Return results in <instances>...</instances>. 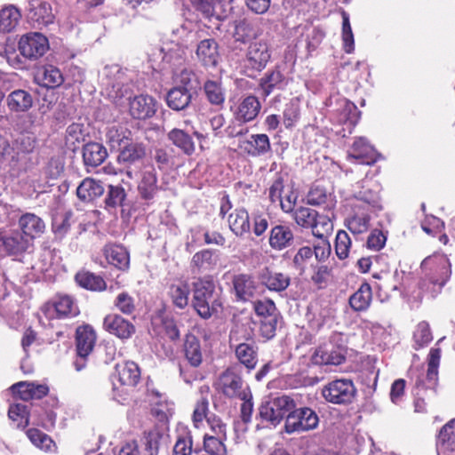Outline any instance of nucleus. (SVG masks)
I'll return each mask as SVG.
<instances>
[{"mask_svg":"<svg viewBox=\"0 0 455 455\" xmlns=\"http://www.w3.org/2000/svg\"><path fill=\"white\" fill-rule=\"evenodd\" d=\"M227 438L220 436L205 435L204 438V446L206 454L225 455L226 447L224 445V441Z\"/></svg>","mask_w":455,"mask_h":455,"instance_id":"6e6d98bb","label":"nucleus"},{"mask_svg":"<svg viewBox=\"0 0 455 455\" xmlns=\"http://www.w3.org/2000/svg\"><path fill=\"white\" fill-rule=\"evenodd\" d=\"M197 60L205 68H215L220 60L219 44L214 38L199 41L196 50Z\"/></svg>","mask_w":455,"mask_h":455,"instance_id":"a211bd4d","label":"nucleus"},{"mask_svg":"<svg viewBox=\"0 0 455 455\" xmlns=\"http://www.w3.org/2000/svg\"><path fill=\"white\" fill-rule=\"evenodd\" d=\"M260 35L261 29L257 21L248 18L235 20L233 37L235 42L247 44Z\"/></svg>","mask_w":455,"mask_h":455,"instance_id":"aec40b11","label":"nucleus"},{"mask_svg":"<svg viewBox=\"0 0 455 455\" xmlns=\"http://www.w3.org/2000/svg\"><path fill=\"white\" fill-rule=\"evenodd\" d=\"M271 59L268 44L264 40L252 42L249 44L243 59V68L249 77H255L267 65Z\"/></svg>","mask_w":455,"mask_h":455,"instance_id":"6e6552de","label":"nucleus"},{"mask_svg":"<svg viewBox=\"0 0 455 455\" xmlns=\"http://www.w3.org/2000/svg\"><path fill=\"white\" fill-rule=\"evenodd\" d=\"M114 306L124 315H132L135 311L134 299L126 291L116 296Z\"/></svg>","mask_w":455,"mask_h":455,"instance_id":"69168bd1","label":"nucleus"},{"mask_svg":"<svg viewBox=\"0 0 455 455\" xmlns=\"http://www.w3.org/2000/svg\"><path fill=\"white\" fill-rule=\"evenodd\" d=\"M295 406V401L289 395H280L264 402L259 406V416L262 420L273 426L278 425Z\"/></svg>","mask_w":455,"mask_h":455,"instance_id":"1a4fd4ad","label":"nucleus"},{"mask_svg":"<svg viewBox=\"0 0 455 455\" xmlns=\"http://www.w3.org/2000/svg\"><path fill=\"white\" fill-rule=\"evenodd\" d=\"M103 328L121 339H130L135 332V326L119 315L109 314L103 320Z\"/></svg>","mask_w":455,"mask_h":455,"instance_id":"2eb2a0df","label":"nucleus"},{"mask_svg":"<svg viewBox=\"0 0 455 455\" xmlns=\"http://www.w3.org/2000/svg\"><path fill=\"white\" fill-rule=\"evenodd\" d=\"M8 416L12 421H19L17 427H25L28 424V411L26 404L16 403L10 406Z\"/></svg>","mask_w":455,"mask_h":455,"instance_id":"052dcab7","label":"nucleus"},{"mask_svg":"<svg viewBox=\"0 0 455 455\" xmlns=\"http://www.w3.org/2000/svg\"><path fill=\"white\" fill-rule=\"evenodd\" d=\"M167 140L187 156H191L196 150L192 135L185 130L180 128L172 129L167 133Z\"/></svg>","mask_w":455,"mask_h":455,"instance_id":"72a5a7b5","label":"nucleus"},{"mask_svg":"<svg viewBox=\"0 0 455 455\" xmlns=\"http://www.w3.org/2000/svg\"><path fill=\"white\" fill-rule=\"evenodd\" d=\"M260 108L258 98L249 95L240 102L235 112V118L243 123L252 121L259 115Z\"/></svg>","mask_w":455,"mask_h":455,"instance_id":"4c0bfd02","label":"nucleus"},{"mask_svg":"<svg viewBox=\"0 0 455 455\" xmlns=\"http://www.w3.org/2000/svg\"><path fill=\"white\" fill-rule=\"evenodd\" d=\"M71 212L58 213L52 219V231L59 237H62L70 228Z\"/></svg>","mask_w":455,"mask_h":455,"instance_id":"680f3d73","label":"nucleus"},{"mask_svg":"<svg viewBox=\"0 0 455 455\" xmlns=\"http://www.w3.org/2000/svg\"><path fill=\"white\" fill-rule=\"evenodd\" d=\"M317 212L307 207H299L295 210L293 217L295 222L304 228H313L315 224Z\"/></svg>","mask_w":455,"mask_h":455,"instance_id":"864d4df0","label":"nucleus"},{"mask_svg":"<svg viewBox=\"0 0 455 455\" xmlns=\"http://www.w3.org/2000/svg\"><path fill=\"white\" fill-rule=\"evenodd\" d=\"M253 309L258 318L255 323L259 324L260 336L268 340L275 336V331L282 318L275 304L271 299L256 300Z\"/></svg>","mask_w":455,"mask_h":455,"instance_id":"7ed1b4c3","label":"nucleus"},{"mask_svg":"<svg viewBox=\"0 0 455 455\" xmlns=\"http://www.w3.org/2000/svg\"><path fill=\"white\" fill-rule=\"evenodd\" d=\"M362 205L353 206V214L346 220V226L354 235L363 234L370 228L369 212L361 210Z\"/></svg>","mask_w":455,"mask_h":455,"instance_id":"473e14b6","label":"nucleus"},{"mask_svg":"<svg viewBox=\"0 0 455 455\" xmlns=\"http://www.w3.org/2000/svg\"><path fill=\"white\" fill-rule=\"evenodd\" d=\"M437 455H455V419L450 420L439 432Z\"/></svg>","mask_w":455,"mask_h":455,"instance_id":"5701e85b","label":"nucleus"},{"mask_svg":"<svg viewBox=\"0 0 455 455\" xmlns=\"http://www.w3.org/2000/svg\"><path fill=\"white\" fill-rule=\"evenodd\" d=\"M235 356L247 369H254L258 362L257 347L253 343H240L235 347Z\"/></svg>","mask_w":455,"mask_h":455,"instance_id":"37998d69","label":"nucleus"},{"mask_svg":"<svg viewBox=\"0 0 455 455\" xmlns=\"http://www.w3.org/2000/svg\"><path fill=\"white\" fill-rule=\"evenodd\" d=\"M140 379V371L137 363L127 362L116 366V373L112 376L113 389L116 388L115 380L117 379L123 386L134 387Z\"/></svg>","mask_w":455,"mask_h":455,"instance_id":"4be33fe9","label":"nucleus"},{"mask_svg":"<svg viewBox=\"0 0 455 455\" xmlns=\"http://www.w3.org/2000/svg\"><path fill=\"white\" fill-rule=\"evenodd\" d=\"M423 277L419 281V289L436 297L451 275V263L445 255H432L425 258L420 264Z\"/></svg>","mask_w":455,"mask_h":455,"instance_id":"f257e3e1","label":"nucleus"},{"mask_svg":"<svg viewBox=\"0 0 455 455\" xmlns=\"http://www.w3.org/2000/svg\"><path fill=\"white\" fill-rule=\"evenodd\" d=\"M33 247V242L20 230H13L7 235H0V253L19 255Z\"/></svg>","mask_w":455,"mask_h":455,"instance_id":"f8f14e48","label":"nucleus"},{"mask_svg":"<svg viewBox=\"0 0 455 455\" xmlns=\"http://www.w3.org/2000/svg\"><path fill=\"white\" fill-rule=\"evenodd\" d=\"M315 224L312 228V234L320 238H325L333 229L331 218L329 215L316 213Z\"/></svg>","mask_w":455,"mask_h":455,"instance_id":"5fc2aeb1","label":"nucleus"},{"mask_svg":"<svg viewBox=\"0 0 455 455\" xmlns=\"http://www.w3.org/2000/svg\"><path fill=\"white\" fill-rule=\"evenodd\" d=\"M162 52L163 60L173 65L180 64L186 54L185 49L178 44L162 48Z\"/></svg>","mask_w":455,"mask_h":455,"instance_id":"0e129e2a","label":"nucleus"},{"mask_svg":"<svg viewBox=\"0 0 455 455\" xmlns=\"http://www.w3.org/2000/svg\"><path fill=\"white\" fill-rule=\"evenodd\" d=\"M79 286L90 291H103L107 284L104 279L89 271L78 272L75 276Z\"/></svg>","mask_w":455,"mask_h":455,"instance_id":"c03bdc74","label":"nucleus"},{"mask_svg":"<svg viewBox=\"0 0 455 455\" xmlns=\"http://www.w3.org/2000/svg\"><path fill=\"white\" fill-rule=\"evenodd\" d=\"M357 389L350 379H337L328 382L321 389V395L329 403L335 405L351 404Z\"/></svg>","mask_w":455,"mask_h":455,"instance_id":"423d86ee","label":"nucleus"},{"mask_svg":"<svg viewBox=\"0 0 455 455\" xmlns=\"http://www.w3.org/2000/svg\"><path fill=\"white\" fill-rule=\"evenodd\" d=\"M320 419L315 410L307 406H295L285 419L284 431L287 434L305 433L318 427Z\"/></svg>","mask_w":455,"mask_h":455,"instance_id":"39448f33","label":"nucleus"},{"mask_svg":"<svg viewBox=\"0 0 455 455\" xmlns=\"http://www.w3.org/2000/svg\"><path fill=\"white\" fill-rule=\"evenodd\" d=\"M168 293L177 307L183 309L188 305L190 288L187 283L172 284Z\"/></svg>","mask_w":455,"mask_h":455,"instance_id":"49530a36","label":"nucleus"},{"mask_svg":"<svg viewBox=\"0 0 455 455\" xmlns=\"http://www.w3.org/2000/svg\"><path fill=\"white\" fill-rule=\"evenodd\" d=\"M241 148L251 156H264L271 151V144L267 134H251L242 142Z\"/></svg>","mask_w":455,"mask_h":455,"instance_id":"bb28decb","label":"nucleus"},{"mask_svg":"<svg viewBox=\"0 0 455 455\" xmlns=\"http://www.w3.org/2000/svg\"><path fill=\"white\" fill-rule=\"evenodd\" d=\"M233 286L238 300L248 301L256 293L257 285L252 276L240 274L234 276Z\"/></svg>","mask_w":455,"mask_h":455,"instance_id":"2f4dec72","label":"nucleus"},{"mask_svg":"<svg viewBox=\"0 0 455 455\" xmlns=\"http://www.w3.org/2000/svg\"><path fill=\"white\" fill-rule=\"evenodd\" d=\"M157 182V173L153 166L141 173L137 190L140 199L144 202V205L150 206L154 204L160 188Z\"/></svg>","mask_w":455,"mask_h":455,"instance_id":"ddd939ff","label":"nucleus"},{"mask_svg":"<svg viewBox=\"0 0 455 455\" xmlns=\"http://www.w3.org/2000/svg\"><path fill=\"white\" fill-rule=\"evenodd\" d=\"M18 226L20 232L32 242L36 238L40 237L44 233L46 228L44 220L31 212L23 213L19 218Z\"/></svg>","mask_w":455,"mask_h":455,"instance_id":"6ab92c4d","label":"nucleus"},{"mask_svg":"<svg viewBox=\"0 0 455 455\" xmlns=\"http://www.w3.org/2000/svg\"><path fill=\"white\" fill-rule=\"evenodd\" d=\"M130 114L133 118L140 120L149 119L157 110L156 100L147 94L135 96L130 100Z\"/></svg>","mask_w":455,"mask_h":455,"instance_id":"4468645a","label":"nucleus"},{"mask_svg":"<svg viewBox=\"0 0 455 455\" xmlns=\"http://www.w3.org/2000/svg\"><path fill=\"white\" fill-rule=\"evenodd\" d=\"M191 291V306L201 318L210 319L221 308L222 301L220 289L217 288L214 281L209 276L194 281Z\"/></svg>","mask_w":455,"mask_h":455,"instance_id":"f03ea898","label":"nucleus"},{"mask_svg":"<svg viewBox=\"0 0 455 455\" xmlns=\"http://www.w3.org/2000/svg\"><path fill=\"white\" fill-rule=\"evenodd\" d=\"M103 253L108 264L120 270H126L130 265L129 252L120 244L110 243L104 247Z\"/></svg>","mask_w":455,"mask_h":455,"instance_id":"c85d7f7f","label":"nucleus"},{"mask_svg":"<svg viewBox=\"0 0 455 455\" xmlns=\"http://www.w3.org/2000/svg\"><path fill=\"white\" fill-rule=\"evenodd\" d=\"M105 189L100 180L86 178L76 188L77 197L83 202H92L101 196Z\"/></svg>","mask_w":455,"mask_h":455,"instance_id":"f704fd0d","label":"nucleus"},{"mask_svg":"<svg viewBox=\"0 0 455 455\" xmlns=\"http://www.w3.org/2000/svg\"><path fill=\"white\" fill-rule=\"evenodd\" d=\"M342 336L334 333L328 342L318 347L311 356V362L316 365H340L346 361L347 347L340 341Z\"/></svg>","mask_w":455,"mask_h":455,"instance_id":"20e7f679","label":"nucleus"},{"mask_svg":"<svg viewBox=\"0 0 455 455\" xmlns=\"http://www.w3.org/2000/svg\"><path fill=\"white\" fill-rule=\"evenodd\" d=\"M176 87L193 94L196 93L200 88L197 75L190 69H183L178 76V85Z\"/></svg>","mask_w":455,"mask_h":455,"instance_id":"09e8293b","label":"nucleus"},{"mask_svg":"<svg viewBox=\"0 0 455 455\" xmlns=\"http://www.w3.org/2000/svg\"><path fill=\"white\" fill-rule=\"evenodd\" d=\"M76 352L81 358H86L93 350L96 333L90 325L80 326L76 333Z\"/></svg>","mask_w":455,"mask_h":455,"instance_id":"393cba45","label":"nucleus"},{"mask_svg":"<svg viewBox=\"0 0 455 455\" xmlns=\"http://www.w3.org/2000/svg\"><path fill=\"white\" fill-rule=\"evenodd\" d=\"M64 82V77L60 70L52 66H45L43 69V84L47 88H56Z\"/></svg>","mask_w":455,"mask_h":455,"instance_id":"603ef678","label":"nucleus"},{"mask_svg":"<svg viewBox=\"0 0 455 455\" xmlns=\"http://www.w3.org/2000/svg\"><path fill=\"white\" fill-rule=\"evenodd\" d=\"M204 92L207 100L215 106H222L225 101V92L219 81L207 80L204 84Z\"/></svg>","mask_w":455,"mask_h":455,"instance_id":"de8ad7c7","label":"nucleus"},{"mask_svg":"<svg viewBox=\"0 0 455 455\" xmlns=\"http://www.w3.org/2000/svg\"><path fill=\"white\" fill-rule=\"evenodd\" d=\"M50 317H71L78 315L79 310L73 299L68 295H58L46 304Z\"/></svg>","mask_w":455,"mask_h":455,"instance_id":"dca6fc26","label":"nucleus"},{"mask_svg":"<svg viewBox=\"0 0 455 455\" xmlns=\"http://www.w3.org/2000/svg\"><path fill=\"white\" fill-rule=\"evenodd\" d=\"M372 300V290L368 283H363L349 298V305L355 312L366 311Z\"/></svg>","mask_w":455,"mask_h":455,"instance_id":"58836bf2","label":"nucleus"},{"mask_svg":"<svg viewBox=\"0 0 455 455\" xmlns=\"http://www.w3.org/2000/svg\"><path fill=\"white\" fill-rule=\"evenodd\" d=\"M130 139L124 134L123 131H119L116 127H111L106 133V141L111 149L120 150L124 144H126Z\"/></svg>","mask_w":455,"mask_h":455,"instance_id":"13d9d810","label":"nucleus"},{"mask_svg":"<svg viewBox=\"0 0 455 455\" xmlns=\"http://www.w3.org/2000/svg\"><path fill=\"white\" fill-rule=\"evenodd\" d=\"M294 235L290 227L275 225L270 230L268 243L272 249L282 251L292 245Z\"/></svg>","mask_w":455,"mask_h":455,"instance_id":"cd10ccee","label":"nucleus"},{"mask_svg":"<svg viewBox=\"0 0 455 455\" xmlns=\"http://www.w3.org/2000/svg\"><path fill=\"white\" fill-rule=\"evenodd\" d=\"M215 388L228 399L244 397L246 393L251 390L235 367H229L220 374L215 382Z\"/></svg>","mask_w":455,"mask_h":455,"instance_id":"0eeeda50","label":"nucleus"},{"mask_svg":"<svg viewBox=\"0 0 455 455\" xmlns=\"http://www.w3.org/2000/svg\"><path fill=\"white\" fill-rule=\"evenodd\" d=\"M163 435L157 428L145 433L144 444L146 455H158L159 443Z\"/></svg>","mask_w":455,"mask_h":455,"instance_id":"4d7b16f0","label":"nucleus"},{"mask_svg":"<svg viewBox=\"0 0 455 455\" xmlns=\"http://www.w3.org/2000/svg\"><path fill=\"white\" fill-rule=\"evenodd\" d=\"M26 435L33 444L41 449H49L52 443L48 435L36 428L28 429Z\"/></svg>","mask_w":455,"mask_h":455,"instance_id":"338daca9","label":"nucleus"},{"mask_svg":"<svg viewBox=\"0 0 455 455\" xmlns=\"http://www.w3.org/2000/svg\"><path fill=\"white\" fill-rule=\"evenodd\" d=\"M355 198L358 203L355 205H362L361 210L373 212L382 210L379 196L372 189L360 190L355 194Z\"/></svg>","mask_w":455,"mask_h":455,"instance_id":"79ce46f5","label":"nucleus"},{"mask_svg":"<svg viewBox=\"0 0 455 455\" xmlns=\"http://www.w3.org/2000/svg\"><path fill=\"white\" fill-rule=\"evenodd\" d=\"M441 358L440 348H431L428 355L427 380L428 387H433L436 385L438 379V367Z\"/></svg>","mask_w":455,"mask_h":455,"instance_id":"8fccbe9b","label":"nucleus"},{"mask_svg":"<svg viewBox=\"0 0 455 455\" xmlns=\"http://www.w3.org/2000/svg\"><path fill=\"white\" fill-rule=\"evenodd\" d=\"M299 117V106L296 100H291L283 109V124L286 128L292 127Z\"/></svg>","mask_w":455,"mask_h":455,"instance_id":"774afa93","label":"nucleus"},{"mask_svg":"<svg viewBox=\"0 0 455 455\" xmlns=\"http://www.w3.org/2000/svg\"><path fill=\"white\" fill-rule=\"evenodd\" d=\"M286 84L284 75L278 67L268 70L259 80V90L261 95L266 98L275 90H282Z\"/></svg>","mask_w":455,"mask_h":455,"instance_id":"a878e982","label":"nucleus"},{"mask_svg":"<svg viewBox=\"0 0 455 455\" xmlns=\"http://www.w3.org/2000/svg\"><path fill=\"white\" fill-rule=\"evenodd\" d=\"M184 356L188 364L194 368H197L203 362V353L200 340L193 334L186 335L183 346Z\"/></svg>","mask_w":455,"mask_h":455,"instance_id":"e433bc0d","label":"nucleus"},{"mask_svg":"<svg viewBox=\"0 0 455 455\" xmlns=\"http://www.w3.org/2000/svg\"><path fill=\"white\" fill-rule=\"evenodd\" d=\"M145 156L146 146L141 142H134L130 140L126 144H124V147L119 150L117 162L119 164L127 168L126 175L130 179H133L135 172L130 170L131 166L142 162Z\"/></svg>","mask_w":455,"mask_h":455,"instance_id":"9b49d317","label":"nucleus"},{"mask_svg":"<svg viewBox=\"0 0 455 455\" xmlns=\"http://www.w3.org/2000/svg\"><path fill=\"white\" fill-rule=\"evenodd\" d=\"M127 194L120 185H109L105 204L107 207H120L125 204Z\"/></svg>","mask_w":455,"mask_h":455,"instance_id":"3c124183","label":"nucleus"},{"mask_svg":"<svg viewBox=\"0 0 455 455\" xmlns=\"http://www.w3.org/2000/svg\"><path fill=\"white\" fill-rule=\"evenodd\" d=\"M83 161L86 167L100 166L108 157L106 148L98 142H89L83 147Z\"/></svg>","mask_w":455,"mask_h":455,"instance_id":"c756f323","label":"nucleus"},{"mask_svg":"<svg viewBox=\"0 0 455 455\" xmlns=\"http://www.w3.org/2000/svg\"><path fill=\"white\" fill-rule=\"evenodd\" d=\"M216 264L217 259L213 251L204 249L193 255L190 266L193 272L203 273L212 269Z\"/></svg>","mask_w":455,"mask_h":455,"instance_id":"a19ab883","label":"nucleus"},{"mask_svg":"<svg viewBox=\"0 0 455 455\" xmlns=\"http://www.w3.org/2000/svg\"><path fill=\"white\" fill-rule=\"evenodd\" d=\"M228 226L230 230L239 237L249 234L251 231V222L248 212L243 208L235 209L228 216Z\"/></svg>","mask_w":455,"mask_h":455,"instance_id":"c9c22d12","label":"nucleus"},{"mask_svg":"<svg viewBox=\"0 0 455 455\" xmlns=\"http://www.w3.org/2000/svg\"><path fill=\"white\" fill-rule=\"evenodd\" d=\"M28 18L34 26H47L54 20L52 6L49 3L41 0L29 2Z\"/></svg>","mask_w":455,"mask_h":455,"instance_id":"412c9836","label":"nucleus"},{"mask_svg":"<svg viewBox=\"0 0 455 455\" xmlns=\"http://www.w3.org/2000/svg\"><path fill=\"white\" fill-rule=\"evenodd\" d=\"M351 247V239L348 234L344 230L338 231L335 239V251L339 259L348 257Z\"/></svg>","mask_w":455,"mask_h":455,"instance_id":"bf43d9fd","label":"nucleus"},{"mask_svg":"<svg viewBox=\"0 0 455 455\" xmlns=\"http://www.w3.org/2000/svg\"><path fill=\"white\" fill-rule=\"evenodd\" d=\"M20 53L29 60H36L50 48L48 38L39 32L23 35L18 44Z\"/></svg>","mask_w":455,"mask_h":455,"instance_id":"9d476101","label":"nucleus"},{"mask_svg":"<svg viewBox=\"0 0 455 455\" xmlns=\"http://www.w3.org/2000/svg\"><path fill=\"white\" fill-rule=\"evenodd\" d=\"M21 15L13 5H9L0 11V30L5 33L12 31L18 25Z\"/></svg>","mask_w":455,"mask_h":455,"instance_id":"a18cd8bd","label":"nucleus"},{"mask_svg":"<svg viewBox=\"0 0 455 455\" xmlns=\"http://www.w3.org/2000/svg\"><path fill=\"white\" fill-rule=\"evenodd\" d=\"M259 280L269 291L277 292L285 291L291 283V277L288 275L274 272L268 268L261 271Z\"/></svg>","mask_w":455,"mask_h":455,"instance_id":"7c9ffc66","label":"nucleus"},{"mask_svg":"<svg viewBox=\"0 0 455 455\" xmlns=\"http://www.w3.org/2000/svg\"><path fill=\"white\" fill-rule=\"evenodd\" d=\"M193 93L174 86L167 92L165 100L167 106L175 111H182L187 109L192 100Z\"/></svg>","mask_w":455,"mask_h":455,"instance_id":"ea45409f","label":"nucleus"},{"mask_svg":"<svg viewBox=\"0 0 455 455\" xmlns=\"http://www.w3.org/2000/svg\"><path fill=\"white\" fill-rule=\"evenodd\" d=\"M347 158L361 164L371 165L376 163L378 153L364 138H358L348 150Z\"/></svg>","mask_w":455,"mask_h":455,"instance_id":"f3484780","label":"nucleus"},{"mask_svg":"<svg viewBox=\"0 0 455 455\" xmlns=\"http://www.w3.org/2000/svg\"><path fill=\"white\" fill-rule=\"evenodd\" d=\"M413 339L417 345V347H415L416 349L423 347L433 339L429 324L427 322H420L417 325V329L413 334Z\"/></svg>","mask_w":455,"mask_h":455,"instance_id":"e2e57ef3","label":"nucleus"},{"mask_svg":"<svg viewBox=\"0 0 455 455\" xmlns=\"http://www.w3.org/2000/svg\"><path fill=\"white\" fill-rule=\"evenodd\" d=\"M6 106L12 113H23L28 111L33 106L32 94L23 89H16L6 97Z\"/></svg>","mask_w":455,"mask_h":455,"instance_id":"b1692460","label":"nucleus"}]
</instances>
